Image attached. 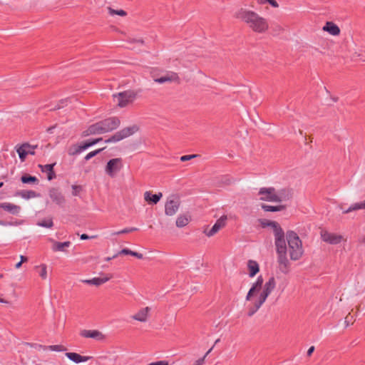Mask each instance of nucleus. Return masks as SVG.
Returning <instances> with one entry per match:
<instances>
[{
  "instance_id": "aec40b11",
  "label": "nucleus",
  "mask_w": 365,
  "mask_h": 365,
  "mask_svg": "<svg viewBox=\"0 0 365 365\" xmlns=\"http://www.w3.org/2000/svg\"><path fill=\"white\" fill-rule=\"evenodd\" d=\"M162 196L163 195L161 192L152 195L150 192L147 191L144 194L145 200L147 201L149 204L153 205L157 204L160 201Z\"/></svg>"
},
{
  "instance_id": "bf43d9fd",
  "label": "nucleus",
  "mask_w": 365,
  "mask_h": 365,
  "mask_svg": "<svg viewBox=\"0 0 365 365\" xmlns=\"http://www.w3.org/2000/svg\"><path fill=\"white\" fill-rule=\"evenodd\" d=\"M267 3L274 8H277L279 6L278 3L275 0H269Z\"/></svg>"
},
{
  "instance_id": "dca6fc26",
  "label": "nucleus",
  "mask_w": 365,
  "mask_h": 365,
  "mask_svg": "<svg viewBox=\"0 0 365 365\" xmlns=\"http://www.w3.org/2000/svg\"><path fill=\"white\" fill-rule=\"evenodd\" d=\"M112 277H113L112 274H108L107 276H106L104 277H94L91 279H86V280H83V282L88 284L100 286L102 284L108 282Z\"/></svg>"
},
{
  "instance_id": "423d86ee",
  "label": "nucleus",
  "mask_w": 365,
  "mask_h": 365,
  "mask_svg": "<svg viewBox=\"0 0 365 365\" xmlns=\"http://www.w3.org/2000/svg\"><path fill=\"white\" fill-rule=\"evenodd\" d=\"M99 122L103 133L113 131L120 125V120L118 117L108 118Z\"/></svg>"
},
{
  "instance_id": "6e6552de",
  "label": "nucleus",
  "mask_w": 365,
  "mask_h": 365,
  "mask_svg": "<svg viewBox=\"0 0 365 365\" xmlns=\"http://www.w3.org/2000/svg\"><path fill=\"white\" fill-rule=\"evenodd\" d=\"M276 189L273 187H262L259 189L258 195H260V200L274 202L277 200L275 197Z\"/></svg>"
},
{
  "instance_id": "603ef678",
  "label": "nucleus",
  "mask_w": 365,
  "mask_h": 365,
  "mask_svg": "<svg viewBox=\"0 0 365 365\" xmlns=\"http://www.w3.org/2000/svg\"><path fill=\"white\" fill-rule=\"evenodd\" d=\"M68 101V100L67 98L61 100L59 101V103H58V105L53 108V110H57V109H60V108H63V104L67 103Z\"/></svg>"
},
{
  "instance_id": "680f3d73",
  "label": "nucleus",
  "mask_w": 365,
  "mask_h": 365,
  "mask_svg": "<svg viewBox=\"0 0 365 365\" xmlns=\"http://www.w3.org/2000/svg\"><path fill=\"white\" fill-rule=\"evenodd\" d=\"M90 135H92V133H90L89 128L87 130L83 131V133H82V137H87Z\"/></svg>"
},
{
  "instance_id": "7c9ffc66",
  "label": "nucleus",
  "mask_w": 365,
  "mask_h": 365,
  "mask_svg": "<svg viewBox=\"0 0 365 365\" xmlns=\"http://www.w3.org/2000/svg\"><path fill=\"white\" fill-rule=\"evenodd\" d=\"M235 182V180L229 175H225L220 178L219 183L224 185H230Z\"/></svg>"
},
{
  "instance_id": "79ce46f5",
  "label": "nucleus",
  "mask_w": 365,
  "mask_h": 365,
  "mask_svg": "<svg viewBox=\"0 0 365 365\" xmlns=\"http://www.w3.org/2000/svg\"><path fill=\"white\" fill-rule=\"evenodd\" d=\"M263 278L262 276H259L257 279V281L253 284V287H255L258 291H259L263 284Z\"/></svg>"
},
{
  "instance_id": "a18cd8bd",
  "label": "nucleus",
  "mask_w": 365,
  "mask_h": 365,
  "mask_svg": "<svg viewBox=\"0 0 365 365\" xmlns=\"http://www.w3.org/2000/svg\"><path fill=\"white\" fill-rule=\"evenodd\" d=\"M137 230H138L137 227L125 228L120 231L115 232V235L127 234Z\"/></svg>"
},
{
  "instance_id": "2eb2a0df",
  "label": "nucleus",
  "mask_w": 365,
  "mask_h": 365,
  "mask_svg": "<svg viewBox=\"0 0 365 365\" xmlns=\"http://www.w3.org/2000/svg\"><path fill=\"white\" fill-rule=\"evenodd\" d=\"M227 220V216L223 215L220 219L217 220L212 227L207 232L205 231V234L208 237L213 236L215 235L221 228L225 227Z\"/></svg>"
},
{
  "instance_id": "2f4dec72",
  "label": "nucleus",
  "mask_w": 365,
  "mask_h": 365,
  "mask_svg": "<svg viewBox=\"0 0 365 365\" xmlns=\"http://www.w3.org/2000/svg\"><path fill=\"white\" fill-rule=\"evenodd\" d=\"M40 346L43 350H50V351H66V349H67L63 345H50V346L40 345Z\"/></svg>"
},
{
  "instance_id": "5fc2aeb1",
  "label": "nucleus",
  "mask_w": 365,
  "mask_h": 365,
  "mask_svg": "<svg viewBox=\"0 0 365 365\" xmlns=\"http://www.w3.org/2000/svg\"><path fill=\"white\" fill-rule=\"evenodd\" d=\"M148 365H168V363L165 361H158L155 362H152Z\"/></svg>"
},
{
  "instance_id": "864d4df0",
  "label": "nucleus",
  "mask_w": 365,
  "mask_h": 365,
  "mask_svg": "<svg viewBox=\"0 0 365 365\" xmlns=\"http://www.w3.org/2000/svg\"><path fill=\"white\" fill-rule=\"evenodd\" d=\"M130 250H129L128 248H124V249L121 250L120 252H118V253H117V255L118 256L120 255H130Z\"/></svg>"
},
{
  "instance_id": "e433bc0d",
  "label": "nucleus",
  "mask_w": 365,
  "mask_h": 365,
  "mask_svg": "<svg viewBox=\"0 0 365 365\" xmlns=\"http://www.w3.org/2000/svg\"><path fill=\"white\" fill-rule=\"evenodd\" d=\"M38 225L46 228H51L53 227V223L52 219H44L37 223Z\"/></svg>"
},
{
  "instance_id": "a211bd4d",
  "label": "nucleus",
  "mask_w": 365,
  "mask_h": 365,
  "mask_svg": "<svg viewBox=\"0 0 365 365\" xmlns=\"http://www.w3.org/2000/svg\"><path fill=\"white\" fill-rule=\"evenodd\" d=\"M66 356L70 360L73 361L75 363L87 361L92 358L91 356H81V355H80L77 353H74V352H66Z\"/></svg>"
},
{
  "instance_id": "a19ab883",
  "label": "nucleus",
  "mask_w": 365,
  "mask_h": 365,
  "mask_svg": "<svg viewBox=\"0 0 365 365\" xmlns=\"http://www.w3.org/2000/svg\"><path fill=\"white\" fill-rule=\"evenodd\" d=\"M103 149L104 148H100V149L96 150L94 151L90 152L85 156V158H84L85 160L86 161L89 160L90 159H91L92 158H93L94 156H96V155L100 153Z\"/></svg>"
},
{
  "instance_id": "a878e982",
  "label": "nucleus",
  "mask_w": 365,
  "mask_h": 365,
  "mask_svg": "<svg viewBox=\"0 0 365 365\" xmlns=\"http://www.w3.org/2000/svg\"><path fill=\"white\" fill-rule=\"evenodd\" d=\"M31 145L28 143H24L21 146H20L19 148H17L16 152L18 153L19 155V158L22 162H24L26 158V155H28V153H26V148H29Z\"/></svg>"
},
{
  "instance_id": "4be33fe9",
  "label": "nucleus",
  "mask_w": 365,
  "mask_h": 365,
  "mask_svg": "<svg viewBox=\"0 0 365 365\" xmlns=\"http://www.w3.org/2000/svg\"><path fill=\"white\" fill-rule=\"evenodd\" d=\"M178 79L179 77L176 73H171L170 74H167L165 76L155 78L154 81L158 83H164L165 82L178 81Z\"/></svg>"
},
{
  "instance_id": "cd10ccee",
  "label": "nucleus",
  "mask_w": 365,
  "mask_h": 365,
  "mask_svg": "<svg viewBox=\"0 0 365 365\" xmlns=\"http://www.w3.org/2000/svg\"><path fill=\"white\" fill-rule=\"evenodd\" d=\"M70 245H71V242L69 241L63 242L53 241V250L55 252L63 251L64 248L68 247L70 246Z\"/></svg>"
},
{
  "instance_id": "49530a36",
  "label": "nucleus",
  "mask_w": 365,
  "mask_h": 365,
  "mask_svg": "<svg viewBox=\"0 0 365 365\" xmlns=\"http://www.w3.org/2000/svg\"><path fill=\"white\" fill-rule=\"evenodd\" d=\"M96 144V141H93V140H88L87 141L83 142L81 145L83 150L88 148L89 147Z\"/></svg>"
},
{
  "instance_id": "37998d69",
  "label": "nucleus",
  "mask_w": 365,
  "mask_h": 365,
  "mask_svg": "<svg viewBox=\"0 0 365 365\" xmlns=\"http://www.w3.org/2000/svg\"><path fill=\"white\" fill-rule=\"evenodd\" d=\"M39 267L41 268V272L39 273L42 279H46L47 277L46 265L44 264H42L39 266ZM36 268H38V267H36Z\"/></svg>"
},
{
  "instance_id": "4c0bfd02",
  "label": "nucleus",
  "mask_w": 365,
  "mask_h": 365,
  "mask_svg": "<svg viewBox=\"0 0 365 365\" xmlns=\"http://www.w3.org/2000/svg\"><path fill=\"white\" fill-rule=\"evenodd\" d=\"M260 308L257 303L254 302L253 305L248 307L247 315L249 317H252L254 314L257 312V311Z\"/></svg>"
},
{
  "instance_id": "473e14b6",
  "label": "nucleus",
  "mask_w": 365,
  "mask_h": 365,
  "mask_svg": "<svg viewBox=\"0 0 365 365\" xmlns=\"http://www.w3.org/2000/svg\"><path fill=\"white\" fill-rule=\"evenodd\" d=\"M89 131L92 135L103 134L102 127L100 125V122H97L89 126Z\"/></svg>"
},
{
  "instance_id": "f3484780",
  "label": "nucleus",
  "mask_w": 365,
  "mask_h": 365,
  "mask_svg": "<svg viewBox=\"0 0 365 365\" xmlns=\"http://www.w3.org/2000/svg\"><path fill=\"white\" fill-rule=\"evenodd\" d=\"M0 208H2L3 210L13 215H18L21 210L20 206L11 204L10 202L0 203Z\"/></svg>"
},
{
  "instance_id": "c756f323",
  "label": "nucleus",
  "mask_w": 365,
  "mask_h": 365,
  "mask_svg": "<svg viewBox=\"0 0 365 365\" xmlns=\"http://www.w3.org/2000/svg\"><path fill=\"white\" fill-rule=\"evenodd\" d=\"M21 180L23 183H25V184H26V183L37 184L38 182V179L36 177L30 175L29 174H25V175H22L21 178Z\"/></svg>"
},
{
  "instance_id": "0eeeda50",
  "label": "nucleus",
  "mask_w": 365,
  "mask_h": 365,
  "mask_svg": "<svg viewBox=\"0 0 365 365\" xmlns=\"http://www.w3.org/2000/svg\"><path fill=\"white\" fill-rule=\"evenodd\" d=\"M123 168L121 158L110 159L106 166V173L111 178L114 177Z\"/></svg>"
},
{
  "instance_id": "c85d7f7f",
  "label": "nucleus",
  "mask_w": 365,
  "mask_h": 365,
  "mask_svg": "<svg viewBox=\"0 0 365 365\" xmlns=\"http://www.w3.org/2000/svg\"><path fill=\"white\" fill-rule=\"evenodd\" d=\"M262 208L266 212H279V211H282V210H284L285 206L284 205L272 206V205L262 204Z\"/></svg>"
},
{
  "instance_id": "b1692460",
  "label": "nucleus",
  "mask_w": 365,
  "mask_h": 365,
  "mask_svg": "<svg viewBox=\"0 0 365 365\" xmlns=\"http://www.w3.org/2000/svg\"><path fill=\"white\" fill-rule=\"evenodd\" d=\"M276 286V282L274 277H272L269 279V280L264 284L263 287L262 292L270 294V293L274 290Z\"/></svg>"
},
{
  "instance_id": "f257e3e1",
  "label": "nucleus",
  "mask_w": 365,
  "mask_h": 365,
  "mask_svg": "<svg viewBox=\"0 0 365 365\" xmlns=\"http://www.w3.org/2000/svg\"><path fill=\"white\" fill-rule=\"evenodd\" d=\"M235 17L240 19L247 26L256 33H264L269 28V24L266 19L260 16L253 11L241 8L235 14Z\"/></svg>"
},
{
  "instance_id": "5701e85b",
  "label": "nucleus",
  "mask_w": 365,
  "mask_h": 365,
  "mask_svg": "<svg viewBox=\"0 0 365 365\" xmlns=\"http://www.w3.org/2000/svg\"><path fill=\"white\" fill-rule=\"evenodd\" d=\"M249 269V275L250 277H255L259 271V264L256 261L249 260L247 262Z\"/></svg>"
},
{
  "instance_id": "f8f14e48",
  "label": "nucleus",
  "mask_w": 365,
  "mask_h": 365,
  "mask_svg": "<svg viewBox=\"0 0 365 365\" xmlns=\"http://www.w3.org/2000/svg\"><path fill=\"white\" fill-rule=\"evenodd\" d=\"M80 335L84 338H92L97 341H103L105 339V336L98 330L83 329L81 331Z\"/></svg>"
},
{
  "instance_id": "9d476101",
  "label": "nucleus",
  "mask_w": 365,
  "mask_h": 365,
  "mask_svg": "<svg viewBox=\"0 0 365 365\" xmlns=\"http://www.w3.org/2000/svg\"><path fill=\"white\" fill-rule=\"evenodd\" d=\"M320 234L322 240L331 245L339 244L343 238L340 235L331 233L327 230H322Z\"/></svg>"
},
{
  "instance_id": "ea45409f",
  "label": "nucleus",
  "mask_w": 365,
  "mask_h": 365,
  "mask_svg": "<svg viewBox=\"0 0 365 365\" xmlns=\"http://www.w3.org/2000/svg\"><path fill=\"white\" fill-rule=\"evenodd\" d=\"M108 12L110 15H115V14H117V15H119V16H126L127 13L123 10V9H119V10H115L110 7H108Z\"/></svg>"
},
{
  "instance_id": "9b49d317",
  "label": "nucleus",
  "mask_w": 365,
  "mask_h": 365,
  "mask_svg": "<svg viewBox=\"0 0 365 365\" xmlns=\"http://www.w3.org/2000/svg\"><path fill=\"white\" fill-rule=\"evenodd\" d=\"M277 254V262L280 272L287 274L289 272L290 262L287 257V252H279Z\"/></svg>"
},
{
  "instance_id": "412c9836",
  "label": "nucleus",
  "mask_w": 365,
  "mask_h": 365,
  "mask_svg": "<svg viewBox=\"0 0 365 365\" xmlns=\"http://www.w3.org/2000/svg\"><path fill=\"white\" fill-rule=\"evenodd\" d=\"M323 29L334 36H336L340 34L339 26L331 21L327 22Z\"/></svg>"
},
{
  "instance_id": "4d7b16f0",
  "label": "nucleus",
  "mask_w": 365,
  "mask_h": 365,
  "mask_svg": "<svg viewBox=\"0 0 365 365\" xmlns=\"http://www.w3.org/2000/svg\"><path fill=\"white\" fill-rule=\"evenodd\" d=\"M205 357H202L197 360H196L194 363V365H203L205 363Z\"/></svg>"
},
{
  "instance_id": "72a5a7b5",
  "label": "nucleus",
  "mask_w": 365,
  "mask_h": 365,
  "mask_svg": "<svg viewBox=\"0 0 365 365\" xmlns=\"http://www.w3.org/2000/svg\"><path fill=\"white\" fill-rule=\"evenodd\" d=\"M82 151H83V149L82 148V145H73L71 146L68 149V155H76L79 153H81Z\"/></svg>"
},
{
  "instance_id": "f704fd0d",
  "label": "nucleus",
  "mask_w": 365,
  "mask_h": 365,
  "mask_svg": "<svg viewBox=\"0 0 365 365\" xmlns=\"http://www.w3.org/2000/svg\"><path fill=\"white\" fill-rule=\"evenodd\" d=\"M189 222L188 218L185 215H180L176 220V226L178 227H183Z\"/></svg>"
},
{
  "instance_id": "69168bd1",
  "label": "nucleus",
  "mask_w": 365,
  "mask_h": 365,
  "mask_svg": "<svg viewBox=\"0 0 365 365\" xmlns=\"http://www.w3.org/2000/svg\"><path fill=\"white\" fill-rule=\"evenodd\" d=\"M135 257H137L138 259H143V255L141 253L136 252Z\"/></svg>"
},
{
  "instance_id": "c9c22d12",
  "label": "nucleus",
  "mask_w": 365,
  "mask_h": 365,
  "mask_svg": "<svg viewBox=\"0 0 365 365\" xmlns=\"http://www.w3.org/2000/svg\"><path fill=\"white\" fill-rule=\"evenodd\" d=\"M19 195L26 199H29L32 197H35L37 196V194L35 191L33 190H23L21 191Z\"/></svg>"
},
{
  "instance_id": "f03ea898",
  "label": "nucleus",
  "mask_w": 365,
  "mask_h": 365,
  "mask_svg": "<svg viewBox=\"0 0 365 365\" xmlns=\"http://www.w3.org/2000/svg\"><path fill=\"white\" fill-rule=\"evenodd\" d=\"M289 252L292 260L299 259L303 255L302 243L297 234L294 231L287 232Z\"/></svg>"
},
{
  "instance_id": "052dcab7",
  "label": "nucleus",
  "mask_w": 365,
  "mask_h": 365,
  "mask_svg": "<svg viewBox=\"0 0 365 365\" xmlns=\"http://www.w3.org/2000/svg\"><path fill=\"white\" fill-rule=\"evenodd\" d=\"M314 349H315V348L314 346H310L307 352V356H310L312 354V353L314 351Z\"/></svg>"
},
{
  "instance_id": "58836bf2",
  "label": "nucleus",
  "mask_w": 365,
  "mask_h": 365,
  "mask_svg": "<svg viewBox=\"0 0 365 365\" xmlns=\"http://www.w3.org/2000/svg\"><path fill=\"white\" fill-rule=\"evenodd\" d=\"M269 295V294L262 292L259 297V299L257 301H255V302L261 307L264 304V302L266 301V299Z\"/></svg>"
},
{
  "instance_id": "774afa93",
  "label": "nucleus",
  "mask_w": 365,
  "mask_h": 365,
  "mask_svg": "<svg viewBox=\"0 0 365 365\" xmlns=\"http://www.w3.org/2000/svg\"><path fill=\"white\" fill-rule=\"evenodd\" d=\"M269 0H257V2L259 4H266L268 2Z\"/></svg>"
},
{
  "instance_id": "de8ad7c7",
  "label": "nucleus",
  "mask_w": 365,
  "mask_h": 365,
  "mask_svg": "<svg viewBox=\"0 0 365 365\" xmlns=\"http://www.w3.org/2000/svg\"><path fill=\"white\" fill-rule=\"evenodd\" d=\"M55 165V163L53 164H46L45 165H39L41 168V170L43 172H50L53 170V167Z\"/></svg>"
},
{
  "instance_id": "ddd939ff",
  "label": "nucleus",
  "mask_w": 365,
  "mask_h": 365,
  "mask_svg": "<svg viewBox=\"0 0 365 365\" xmlns=\"http://www.w3.org/2000/svg\"><path fill=\"white\" fill-rule=\"evenodd\" d=\"M275 195L277 200L275 202H282L290 200L292 197V192L289 188H282L276 190Z\"/></svg>"
},
{
  "instance_id": "e2e57ef3",
  "label": "nucleus",
  "mask_w": 365,
  "mask_h": 365,
  "mask_svg": "<svg viewBox=\"0 0 365 365\" xmlns=\"http://www.w3.org/2000/svg\"><path fill=\"white\" fill-rule=\"evenodd\" d=\"M20 258H21V261L20 262H21V263L26 262L28 261V258L24 256V255H21Z\"/></svg>"
},
{
  "instance_id": "7ed1b4c3",
  "label": "nucleus",
  "mask_w": 365,
  "mask_h": 365,
  "mask_svg": "<svg viewBox=\"0 0 365 365\" xmlns=\"http://www.w3.org/2000/svg\"><path fill=\"white\" fill-rule=\"evenodd\" d=\"M138 91L128 90L113 95V102L120 108H124L133 103L136 98Z\"/></svg>"
},
{
  "instance_id": "338daca9",
  "label": "nucleus",
  "mask_w": 365,
  "mask_h": 365,
  "mask_svg": "<svg viewBox=\"0 0 365 365\" xmlns=\"http://www.w3.org/2000/svg\"><path fill=\"white\" fill-rule=\"evenodd\" d=\"M213 347L214 346H212L206 353L204 355L203 357H205V359L207 357V356L212 351V350L213 349Z\"/></svg>"
},
{
  "instance_id": "13d9d810",
  "label": "nucleus",
  "mask_w": 365,
  "mask_h": 365,
  "mask_svg": "<svg viewBox=\"0 0 365 365\" xmlns=\"http://www.w3.org/2000/svg\"><path fill=\"white\" fill-rule=\"evenodd\" d=\"M96 236H88V235L86 234H82L80 236V238L83 240H88V239H93V238H95Z\"/></svg>"
},
{
  "instance_id": "3c124183",
  "label": "nucleus",
  "mask_w": 365,
  "mask_h": 365,
  "mask_svg": "<svg viewBox=\"0 0 365 365\" xmlns=\"http://www.w3.org/2000/svg\"><path fill=\"white\" fill-rule=\"evenodd\" d=\"M273 35H279L283 31V28L279 25H277L273 28Z\"/></svg>"
},
{
  "instance_id": "6ab92c4d",
  "label": "nucleus",
  "mask_w": 365,
  "mask_h": 365,
  "mask_svg": "<svg viewBox=\"0 0 365 365\" xmlns=\"http://www.w3.org/2000/svg\"><path fill=\"white\" fill-rule=\"evenodd\" d=\"M150 312L149 307H145L139 310L135 314L132 316V318L135 320L145 322L147 321L148 312Z\"/></svg>"
},
{
  "instance_id": "0e129e2a",
  "label": "nucleus",
  "mask_w": 365,
  "mask_h": 365,
  "mask_svg": "<svg viewBox=\"0 0 365 365\" xmlns=\"http://www.w3.org/2000/svg\"><path fill=\"white\" fill-rule=\"evenodd\" d=\"M118 257V255L116 254V255H113V257H106V258L105 259V260H106V261H110V260H111L112 259H114V258H115V257Z\"/></svg>"
},
{
  "instance_id": "bb28decb",
  "label": "nucleus",
  "mask_w": 365,
  "mask_h": 365,
  "mask_svg": "<svg viewBox=\"0 0 365 365\" xmlns=\"http://www.w3.org/2000/svg\"><path fill=\"white\" fill-rule=\"evenodd\" d=\"M261 225L262 227H271L273 229L274 232H275L277 230H278L279 227H281L279 224L275 221H270V220H262L261 221Z\"/></svg>"
},
{
  "instance_id": "c03bdc74",
  "label": "nucleus",
  "mask_w": 365,
  "mask_h": 365,
  "mask_svg": "<svg viewBox=\"0 0 365 365\" xmlns=\"http://www.w3.org/2000/svg\"><path fill=\"white\" fill-rule=\"evenodd\" d=\"M72 195L73 196H78L79 195L80 192L82 191L83 188H82V186L81 185H72Z\"/></svg>"
},
{
  "instance_id": "393cba45",
  "label": "nucleus",
  "mask_w": 365,
  "mask_h": 365,
  "mask_svg": "<svg viewBox=\"0 0 365 365\" xmlns=\"http://www.w3.org/2000/svg\"><path fill=\"white\" fill-rule=\"evenodd\" d=\"M361 209L365 210V200L360 202H356L351 205L347 210H344L342 212L343 213L346 214L352 211H356Z\"/></svg>"
},
{
  "instance_id": "39448f33",
  "label": "nucleus",
  "mask_w": 365,
  "mask_h": 365,
  "mask_svg": "<svg viewBox=\"0 0 365 365\" xmlns=\"http://www.w3.org/2000/svg\"><path fill=\"white\" fill-rule=\"evenodd\" d=\"M274 244L276 247L277 253L287 252V248L286 241L284 239V232L282 227H279L278 230L274 232Z\"/></svg>"
},
{
  "instance_id": "09e8293b",
  "label": "nucleus",
  "mask_w": 365,
  "mask_h": 365,
  "mask_svg": "<svg viewBox=\"0 0 365 365\" xmlns=\"http://www.w3.org/2000/svg\"><path fill=\"white\" fill-rule=\"evenodd\" d=\"M259 292L255 287L252 286V287L250 289L247 296H246V300L249 301L251 299L252 297L254 295L255 293Z\"/></svg>"
},
{
  "instance_id": "20e7f679",
  "label": "nucleus",
  "mask_w": 365,
  "mask_h": 365,
  "mask_svg": "<svg viewBox=\"0 0 365 365\" xmlns=\"http://www.w3.org/2000/svg\"><path fill=\"white\" fill-rule=\"evenodd\" d=\"M138 130V127L133 125L130 127L124 128L123 129L116 132L111 137L106 140V143H115L122 140L136 133Z\"/></svg>"
},
{
  "instance_id": "4468645a",
  "label": "nucleus",
  "mask_w": 365,
  "mask_h": 365,
  "mask_svg": "<svg viewBox=\"0 0 365 365\" xmlns=\"http://www.w3.org/2000/svg\"><path fill=\"white\" fill-rule=\"evenodd\" d=\"M49 197L51 199L58 205H63L66 200L63 194L57 188H51L49 190Z\"/></svg>"
},
{
  "instance_id": "6e6d98bb",
  "label": "nucleus",
  "mask_w": 365,
  "mask_h": 365,
  "mask_svg": "<svg viewBox=\"0 0 365 365\" xmlns=\"http://www.w3.org/2000/svg\"><path fill=\"white\" fill-rule=\"evenodd\" d=\"M55 178H56V174H55L53 170L48 173L47 178L48 180H51L54 179Z\"/></svg>"
},
{
  "instance_id": "8fccbe9b",
  "label": "nucleus",
  "mask_w": 365,
  "mask_h": 365,
  "mask_svg": "<svg viewBox=\"0 0 365 365\" xmlns=\"http://www.w3.org/2000/svg\"><path fill=\"white\" fill-rule=\"evenodd\" d=\"M197 157V155H186L180 157V161L185 162Z\"/></svg>"
},
{
  "instance_id": "1a4fd4ad",
  "label": "nucleus",
  "mask_w": 365,
  "mask_h": 365,
  "mask_svg": "<svg viewBox=\"0 0 365 365\" xmlns=\"http://www.w3.org/2000/svg\"><path fill=\"white\" fill-rule=\"evenodd\" d=\"M180 207V200L177 197L169 198L165 205V215L169 216L174 215Z\"/></svg>"
}]
</instances>
